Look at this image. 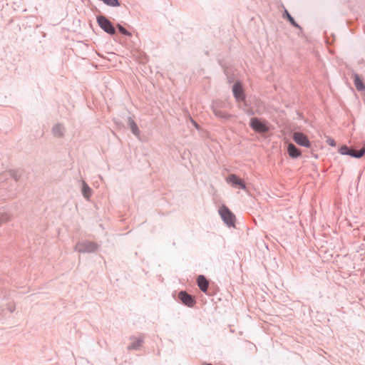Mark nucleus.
Wrapping results in <instances>:
<instances>
[{
  "label": "nucleus",
  "mask_w": 365,
  "mask_h": 365,
  "mask_svg": "<svg viewBox=\"0 0 365 365\" xmlns=\"http://www.w3.org/2000/svg\"><path fill=\"white\" fill-rule=\"evenodd\" d=\"M219 213L227 226H235V216L227 207L225 205H222L219 209Z\"/></svg>",
  "instance_id": "1"
},
{
  "label": "nucleus",
  "mask_w": 365,
  "mask_h": 365,
  "mask_svg": "<svg viewBox=\"0 0 365 365\" xmlns=\"http://www.w3.org/2000/svg\"><path fill=\"white\" fill-rule=\"evenodd\" d=\"M250 125L257 133H267L269 128L267 123L257 118H252L250 119Z\"/></svg>",
  "instance_id": "2"
},
{
  "label": "nucleus",
  "mask_w": 365,
  "mask_h": 365,
  "mask_svg": "<svg viewBox=\"0 0 365 365\" xmlns=\"http://www.w3.org/2000/svg\"><path fill=\"white\" fill-rule=\"evenodd\" d=\"M292 139L297 145L300 146L307 148L311 147V142L309 141L307 135L302 132H294L292 133Z\"/></svg>",
  "instance_id": "3"
},
{
  "label": "nucleus",
  "mask_w": 365,
  "mask_h": 365,
  "mask_svg": "<svg viewBox=\"0 0 365 365\" xmlns=\"http://www.w3.org/2000/svg\"><path fill=\"white\" fill-rule=\"evenodd\" d=\"M339 152L341 155H349L352 157L359 158L365 153V145L360 150L349 149L346 145H343L339 148Z\"/></svg>",
  "instance_id": "4"
},
{
  "label": "nucleus",
  "mask_w": 365,
  "mask_h": 365,
  "mask_svg": "<svg viewBox=\"0 0 365 365\" xmlns=\"http://www.w3.org/2000/svg\"><path fill=\"white\" fill-rule=\"evenodd\" d=\"M226 182L232 186H237L242 190L246 189V185L244 180L235 174L229 175L226 178Z\"/></svg>",
  "instance_id": "5"
},
{
  "label": "nucleus",
  "mask_w": 365,
  "mask_h": 365,
  "mask_svg": "<svg viewBox=\"0 0 365 365\" xmlns=\"http://www.w3.org/2000/svg\"><path fill=\"white\" fill-rule=\"evenodd\" d=\"M99 26L108 34H114L115 31L112 24L105 17L99 16L97 19Z\"/></svg>",
  "instance_id": "6"
},
{
  "label": "nucleus",
  "mask_w": 365,
  "mask_h": 365,
  "mask_svg": "<svg viewBox=\"0 0 365 365\" xmlns=\"http://www.w3.org/2000/svg\"><path fill=\"white\" fill-rule=\"evenodd\" d=\"M76 249L81 252H92L96 250L97 245L91 242H81L76 245Z\"/></svg>",
  "instance_id": "7"
},
{
  "label": "nucleus",
  "mask_w": 365,
  "mask_h": 365,
  "mask_svg": "<svg viewBox=\"0 0 365 365\" xmlns=\"http://www.w3.org/2000/svg\"><path fill=\"white\" fill-rule=\"evenodd\" d=\"M178 298L187 307H192L195 304L194 298L185 292L182 291L179 292Z\"/></svg>",
  "instance_id": "8"
},
{
  "label": "nucleus",
  "mask_w": 365,
  "mask_h": 365,
  "mask_svg": "<svg viewBox=\"0 0 365 365\" xmlns=\"http://www.w3.org/2000/svg\"><path fill=\"white\" fill-rule=\"evenodd\" d=\"M287 153L292 158H297L302 155V152L297 148L294 144L289 143L287 144Z\"/></svg>",
  "instance_id": "9"
},
{
  "label": "nucleus",
  "mask_w": 365,
  "mask_h": 365,
  "mask_svg": "<svg viewBox=\"0 0 365 365\" xmlns=\"http://www.w3.org/2000/svg\"><path fill=\"white\" fill-rule=\"evenodd\" d=\"M232 91L237 101H243L245 99L243 89L242 85L240 83H236L233 86Z\"/></svg>",
  "instance_id": "10"
},
{
  "label": "nucleus",
  "mask_w": 365,
  "mask_h": 365,
  "mask_svg": "<svg viewBox=\"0 0 365 365\" xmlns=\"http://www.w3.org/2000/svg\"><path fill=\"white\" fill-rule=\"evenodd\" d=\"M197 283L202 292H206L208 288L209 282L203 275H200L197 277Z\"/></svg>",
  "instance_id": "11"
},
{
  "label": "nucleus",
  "mask_w": 365,
  "mask_h": 365,
  "mask_svg": "<svg viewBox=\"0 0 365 365\" xmlns=\"http://www.w3.org/2000/svg\"><path fill=\"white\" fill-rule=\"evenodd\" d=\"M354 85H355V86H356V89L358 91H363V90H364L365 86H364L362 81L359 78V76L358 75H356V74L354 75Z\"/></svg>",
  "instance_id": "12"
},
{
  "label": "nucleus",
  "mask_w": 365,
  "mask_h": 365,
  "mask_svg": "<svg viewBox=\"0 0 365 365\" xmlns=\"http://www.w3.org/2000/svg\"><path fill=\"white\" fill-rule=\"evenodd\" d=\"M82 192L86 199H88L91 195V189L85 182H83Z\"/></svg>",
  "instance_id": "13"
},
{
  "label": "nucleus",
  "mask_w": 365,
  "mask_h": 365,
  "mask_svg": "<svg viewBox=\"0 0 365 365\" xmlns=\"http://www.w3.org/2000/svg\"><path fill=\"white\" fill-rule=\"evenodd\" d=\"M103 1L106 4L110 6H118L120 5L118 0H101Z\"/></svg>",
  "instance_id": "14"
},
{
  "label": "nucleus",
  "mask_w": 365,
  "mask_h": 365,
  "mask_svg": "<svg viewBox=\"0 0 365 365\" xmlns=\"http://www.w3.org/2000/svg\"><path fill=\"white\" fill-rule=\"evenodd\" d=\"M63 127L61 125H56L55 128H53V132L55 135L56 136H61L63 134Z\"/></svg>",
  "instance_id": "15"
},
{
  "label": "nucleus",
  "mask_w": 365,
  "mask_h": 365,
  "mask_svg": "<svg viewBox=\"0 0 365 365\" xmlns=\"http://www.w3.org/2000/svg\"><path fill=\"white\" fill-rule=\"evenodd\" d=\"M130 125V128H131L133 133L135 135H138L139 130H138V125H136V123L134 121H131Z\"/></svg>",
  "instance_id": "16"
},
{
  "label": "nucleus",
  "mask_w": 365,
  "mask_h": 365,
  "mask_svg": "<svg viewBox=\"0 0 365 365\" xmlns=\"http://www.w3.org/2000/svg\"><path fill=\"white\" fill-rule=\"evenodd\" d=\"M286 15L287 16V19H289V21H290V23L295 27H299L298 24L295 22V21L294 20V19L292 17V16L287 12L286 11Z\"/></svg>",
  "instance_id": "17"
},
{
  "label": "nucleus",
  "mask_w": 365,
  "mask_h": 365,
  "mask_svg": "<svg viewBox=\"0 0 365 365\" xmlns=\"http://www.w3.org/2000/svg\"><path fill=\"white\" fill-rule=\"evenodd\" d=\"M119 31L124 35L130 36V34L122 26L118 25Z\"/></svg>",
  "instance_id": "18"
},
{
  "label": "nucleus",
  "mask_w": 365,
  "mask_h": 365,
  "mask_svg": "<svg viewBox=\"0 0 365 365\" xmlns=\"http://www.w3.org/2000/svg\"><path fill=\"white\" fill-rule=\"evenodd\" d=\"M327 143L329 145L331 146V147H334L336 146V141L334 140V139L331 138H329L327 140Z\"/></svg>",
  "instance_id": "19"
},
{
  "label": "nucleus",
  "mask_w": 365,
  "mask_h": 365,
  "mask_svg": "<svg viewBox=\"0 0 365 365\" xmlns=\"http://www.w3.org/2000/svg\"><path fill=\"white\" fill-rule=\"evenodd\" d=\"M141 343H142V341L141 340H138V344L135 345V344H132L130 348V349H137L138 346H140L141 345Z\"/></svg>",
  "instance_id": "20"
},
{
  "label": "nucleus",
  "mask_w": 365,
  "mask_h": 365,
  "mask_svg": "<svg viewBox=\"0 0 365 365\" xmlns=\"http://www.w3.org/2000/svg\"><path fill=\"white\" fill-rule=\"evenodd\" d=\"M215 114L217 116H219V117H223V118H230V117H231V115H229V114H226V115H220V114L219 113H217V112H215Z\"/></svg>",
  "instance_id": "21"
},
{
  "label": "nucleus",
  "mask_w": 365,
  "mask_h": 365,
  "mask_svg": "<svg viewBox=\"0 0 365 365\" xmlns=\"http://www.w3.org/2000/svg\"><path fill=\"white\" fill-rule=\"evenodd\" d=\"M192 123H193L194 125H195L196 128H197V124L195 121H193Z\"/></svg>",
  "instance_id": "22"
}]
</instances>
